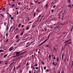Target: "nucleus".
<instances>
[{
	"mask_svg": "<svg viewBox=\"0 0 73 73\" xmlns=\"http://www.w3.org/2000/svg\"><path fill=\"white\" fill-rule=\"evenodd\" d=\"M20 53V52L19 51L16 52L15 53H16V56H20L21 54H23V53Z\"/></svg>",
	"mask_w": 73,
	"mask_h": 73,
	"instance_id": "1",
	"label": "nucleus"
},
{
	"mask_svg": "<svg viewBox=\"0 0 73 73\" xmlns=\"http://www.w3.org/2000/svg\"><path fill=\"white\" fill-rule=\"evenodd\" d=\"M41 15H42V14L40 15H39L37 18V21H39V19L41 18Z\"/></svg>",
	"mask_w": 73,
	"mask_h": 73,
	"instance_id": "2",
	"label": "nucleus"
},
{
	"mask_svg": "<svg viewBox=\"0 0 73 73\" xmlns=\"http://www.w3.org/2000/svg\"><path fill=\"white\" fill-rule=\"evenodd\" d=\"M13 49V46H12V47H11L9 49V50L10 52H11Z\"/></svg>",
	"mask_w": 73,
	"mask_h": 73,
	"instance_id": "3",
	"label": "nucleus"
},
{
	"mask_svg": "<svg viewBox=\"0 0 73 73\" xmlns=\"http://www.w3.org/2000/svg\"><path fill=\"white\" fill-rule=\"evenodd\" d=\"M8 25H7L6 26V31H8V28H9V26L8 27Z\"/></svg>",
	"mask_w": 73,
	"mask_h": 73,
	"instance_id": "4",
	"label": "nucleus"
},
{
	"mask_svg": "<svg viewBox=\"0 0 73 73\" xmlns=\"http://www.w3.org/2000/svg\"><path fill=\"white\" fill-rule=\"evenodd\" d=\"M64 54L63 53L62 54V60H64Z\"/></svg>",
	"mask_w": 73,
	"mask_h": 73,
	"instance_id": "5",
	"label": "nucleus"
},
{
	"mask_svg": "<svg viewBox=\"0 0 73 73\" xmlns=\"http://www.w3.org/2000/svg\"><path fill=\"white\" fill-rule=\"evenodd\" d=\"M23 34H24V33L23 32V31H22L21 33L20 34V36H23Z\"/></svg>",
	"mask_w": 73,
	"mask_h": 73,
	"instance_id": "6",
	"label": "nucleus"
},
{
	"mask_svg": "<svg viewBox=\"0 0 73 73\" xmlns=\"http://www.w3.org/2000/svg\"><path fill=\"white\" fill-rule=\"evenodd\" d=\"M35 26H36V25H33L32 26V28H35Z\"/></svg>",
	"mask_w": 73,
	"mask_h": 73,
	"instance_id": "7",
	"label": "nucleus"
},
{
	"mask_svg": "<svg viewBox=\"0 0 73 73\" xmlns=\"http://www.w3.org/2000/svg\"><path fill=\"white\" fill-rule=\"evenodd\" d=\"M56 61H59V58H58V57H57L56 58Z\"/></svg>",
	"mask_w": 73,
	"mask_h": 73,
	"instance_id": "8",
	"label": "nucleus"
},
{
	"mask_svg": "<svg viewBox=\"0 0 73 73\" xmlns=\"http://www.w3.org/2000/svg\"><path fill=\"white\" fill-rule=\"evenodd\" d=\"M36 16V13L35 12L34 13V15L33 16V18H34V17H35Z\"/></svg>",
	"mask_w": 73,
	"mask_h": 73,
	"instance_id": "9",
	"label": "nucleus"
},
{
	"mask_svg": "<svg viewBox=\"0 0 73 73\" xmlns=\"http://www.w3.org/2000/svg\"><path fill=\"white\" fill-rule=\"evenodd\" d=\"M48 39H47L46 40H45L43 42H42V43H44V42H46V41H47V40H48Z\"/></svg>",
	"mask_w": 73,
	"mask_h": 73,
	"instance_id": "10",
	"label": "nucleus"
},
{
	"mask_svg": "<svg viewBox=\"0 0 73 73\" xmlns=\"http://www.w3.org/2000/svg\"><path fill=\"white\" fill-rule=\"evenodd\" d=\"M29 29V28L28 27H27L26 28V30H28Z\"/></svg>",
	"mask_w": 73,
	"mask_h": 73,
	"instance_id": "11",
	"label": "nucleus"
},
{
	"mask_svg": "<svg viewBox=\"0 0 73 73\" xmlns=\"http://www.w3.org/2000/svg\"><path fill=\"white\" fill-rule=\"evenodd\" d=\"M7 56L8 55L6 54L3 57H4V58H5V57H7Z\"/></svg>",
	"mask_w": 73,
	"mask_h": 73,
	"instance_id": "12",
	"label": "nucleus"
},
{
	"mask_svg": "<svg viewBox=\"0 0 73 73\" xmlns=\"http://www.w3.org/2000/svg\"><path fill=\"white\" fill-rule=\"evenodd\" d=\"M15 6V4H14L11 5V7H14Z\"/></svg>",
	"mask_w": 73,
	"mask_h": 73,
	"instance_id": "13",
	"label": "nucleus"
},
{
	"mask_svg": "<svg viewBox=\"0 0 73 73\" xmlns=\"http://www.w3.org/2000/svg\"><path fill=\"white\" fill-rule=\"evenodd\" d=\"M48 4H46L45 5V7H46V8H48Z\"/></svg>",
	"mask_w": 73,
	"mask_h": 73,
	"instance_id": "14",
	"label": "nucleus"
},
{
	"mask_svg": "<svg viewBox=\"0 0 73 73\" xmlns=\"http://www.w3.org/2000/svg\"><path fill=\"white\" fill-rule=\"evenodd\" d=\"M18 27H19V28L21 27V23H20L18 26Z\"/></svg>",
	"mask_w": 73,
	"mask_h": 73,
	"instance_id": "15",
	"label": "nucleus"
},
{
	"mask_svg": "<svg viewBox=\"0 0 73 73\" xmlns=\"http://www.w3.org/2000/svg\"><path fill=\"white\" fill-rule=\"evenodd\" d=\"M50 37V34L48 36V37L47 38V39H48H48H49V37Z\"/></svg>",
	"mask_w": 73,
	"mask_h": 73,
	"instance_id": "16",
	"label": "nucleus"
},
{
	"mask_svg": "<svg viewBox=\"0 0 73 73\" xmlns=\"http://www.w3.org/2000/svg\"><path fill=\"white\" fill-rule=\"evenodd\" d=\"M7 64H8V62H7L5 64V65H7Z\"/></svg>",
	"mask_w": 73,
	"mask_h": 73,
	"instance_id": "17",
	"label": "nucleus"
},
{
	"mask_svg": "<svg viewBox=\"0 0 73 73\" xmlns=\"http://www.w3.org/2000/svg\"><path fill=\"white\" fill-rule=\"evenodd\" d=\"M3 62V61H0V65H1V64H2V62Z\"/></svg>",
	"mask_w": 73,
	"mask_h": 73,
	"instance_id": "18",
	"label": "nucleus"
},
{
	"mask_svg": "<svg viewBox=\"0 0 73 73\" xmlns=\"http://www.w3.org/2000/svg\"><path fill=\"white\" fill-rule=\"evenodd\" d=\"M18 35H16L15 36V38H18Z\"/></svg>",
	"mask_w": 73,
	"mask_h": 73,
	"instance_id": "19",
	"label": "nucleus"
},
{
	"mask_svg": "<svg viewBox=\"0 0 73 73\" xmlns=\"http://www.w3.org/2000/svg\"><path fill=\"white\" fill-rule=\"evenodd\" d=\"M1 52H3V50H0V53H1Z\"/></svg>",
	"mask_w": 73,
	"mask_h": 73,
	"instance_id": "20",
	"label": "nucleus"
},
{
	"mask_svg": "<svg viewBox=\"0 0 73 73\" xmlns=\"http://www.w3.org/2000/svg\"><path fill=\"white\" fill-rule=\"evenodd\" d=\"M64 62H66V58H65L64 59Z\"/></svg>",
	"mask_w": 73,
	"mask_h": 73,
	"instance_id": "21",
	"label": "nucleus"
},
{
	"mask_svg": "<svg viewBox=\"0 0 73 73\" xmlns=\"http://www.w3.org/2000/svg\"><path fill=\"white\" fill-rule=\"evenodd\" d=\"M49 70H46V72H49Z\"/></svg>",
	"mask_w": 73,
	"mask_h": 73,
	"instance_id": "22",
	"label": "nucleus"
},
{
	"mask_svg": "<svg viewBox=\"0 0 73 73\" xmlns=\"http://www.w3.org/2000/svg\"><path fill=\"white\" fill-rule=\"evenodd\" d=\"M73 27H72L71 29V30H70V31H71V32H72V30H73Z\"/></svg>",
	"mask_w": 73,
	"mask_h": 73,
	"instance_id": "23",
	"label": "nucleus"
},
{
	"mask_svg": "<svg viewBox=\"0 0 73 73\" xmlns=\"http://www.w3.org/2000/svg\"><path fill=\"white\" fill-rule=\"evenodd\" d=\"M39 10H38V9H36V12H39Z\"/></svg>",
	"mask_w": 73,
	"mask_h": 73,
	"instance_id": "24",
	"label": "nucleus"
},
{
	"mask_svg": "<svg viewBox=\"0 0 73 73\" xmlns=\"http://www.w3.org/2000/svg\"><path fill=\"white\" fill-rule=\"evenodd\" d=\"M11 20H13V19H14V17H11Z\"/></svg>",
	"mask_w": 73,
	"mask_h": 73,
	"instance_id": "25",
	"label": "nucleus"
},
{
	"mask_svg": "<svg viewBox=\"0 0 73 73\" xmlns=\"http://www.w3.org/2000/svg\"><path fill=\"white\" fill-rule=\"evenodd\" d=\"M71 5V4H70V5H68V7H70V8Z\"/></svg>",
	"mask_w": 73,
	"mask_h": 73,
	"instance_id": "26",
	"label": "nucleus"
},
{
	"mask_svg": "<svg viewBox=\"0 0 73 73\" xmlns=\"http://www.w3.org/2000/svg\"><path fill=\"white\" fill-rule=\"evenodd\" d=\"M64 73V70H62L61 71V73Z\"/></svg>",
	"mask_w": 73,
	"mask_h": 73,
	"instance_id": "27",
	"label": "nucleus"
},
{
	"mask_svg": "<svg viewBox=\"0 0 73 73\" xmlns=\"http://www.w3.org/2000/svg\"><path fill=\"white\" fill-rule=\"evenodd\" d=\"M46 66H45L44 67V70H45V69H46Z\"/></svg>",
	"mask_w": 73,
	"mask_h": 73,
	"instance_id": "28",
	"label": "nucleus"
},
{
	"mask_svg": "<svg viewBox=\"0 0 73 73\" xmlns=\"http://www.w3.org/2000/svg\"><path fill=\"white\" fill-rule=\"evenodd\" d=\"M17 15H19V12L17 10Z\"/></svg>",
	"mask_w": 73,
	"mask_h": 73,
	"instance_id": "29",
	"label": "nucleus"
},
{
	"mask_svg": "<svg viewBox=\"0 0 73 73\" xmlns=\"http://www.w3.org/2000/svg\"><path fill=\"white\" fill-rule=\"evenodd\" d=\"M37 65H38V64H36L35 65V66H37Z\"/></svg>",
	"mask_w": 73,
	"mask_h": 73,
	"instance_id": "30",
	"label": "nucleus"
},
{
	"mask_svg": "<svg viewBox=\"0 0 73 73\" xmlns=\"http://www.w3.org/2000/svg\"><path fill=\"white\" fill-rule=\"evenodd\" d=\"M38 1L37 0V1H35V3H37V2H38Z\"/></svg>",
	"mask_w": 73,
	"mask_h": 73,
	"instance_id": "31",
	"label": "nucleus"
},
{
	"mask_svg": "<svg viewBox=\"0 0 73 73\" xmlns=\"http://www.w3.org/2000/svg\"><path fill=\"white\" fill-rule=\"evenodd\" d=\"M6 36H8V33H6Z\"/></svg>",
	"mask_w": 73,
	"mask_h": 73,
	"instance_id": "32",
	"label": "nucleus"
},
{
	"mask_svg": "<svg viewBox=\"0 0 73 73\" xmlns=\"http://www.w3.org/2000/svg\"><path fill=\"white\" fill-rule=\"evenodd\" d=\"M41 3V2H39L37 3V4H40Z\"/></svg>",
	"mask_w": 73,
	"mask_h": 73,
	"instance_id": "33",
	"label": "nucleus"
},
{
	"mask_svg": "<svg viewBox=\"0 0 73 73\" xmlns=\"http://www.w3.org/2000/svg\"><path fill=\"white\" fill-rule=\"evenodd\" d=\"M56 5H54L53 7V8H54L56 7Z\"/></svg>",
	"mask_w": 73,
	"mask_h": 73,
	"instance_id": "34",
	"label": "nucleus"
},
{
	"mask_svg": "<svg viewBox=\"0 0 73 73\" xmlns=\"http://www.w3.org/2000/svg\"><path fill=\"white\" fill-rule=\"evenodd\" d=\"M51 12H54V10H53V9L51 10Z\"/></svg>",
	"mask_w": 73,
	"mask_h": 73,
	"instance_id": "35",
	"label": "nucleus"
},
{
	"mask_svg": "<svg viewBox=\"0 0 73 73\" xmlns=\"http://www.w3.org/2000/svg\"><path fill=\"white\" fill-rule=\"evenodd\" d=\"M1 16H2V17H3V16H4V14H1Z\"/></svg>",
	"mask_w": 73,
	"mask_h": 73,
	"instance_id": "36",
	"label": "nucleus"
},
{
	"mask_svg": "<svg viewBox=\"0 0 73 73\" xmlns=\"http://www.w3.org/2000/svg\"><path fill=\"white\" fill-rule=\"evenodd\" d=\"M5 8H4L2 10V11H5Z\"/></svg>",
	"mask_w": 73,
	"mask_h": 73,
	"instance_id": "37",
	"label": "nucleus"
},
{
	"mask_svg": "<svg viewBox=\"0 0 73 73\" xmlns=\"http://www.w3.org/2000/svg\"><path fill=\"white\" fill-rule=\"evenodd\" d=\"M19 41H20V39H19L17 40V41L16 42L17 43L18 42H19Z\"/></svg>",
	"mask_w": 73,
	"mask_h": 73,
	"instance_id": "38",
	"label": "nucleus"
},
{
	"mask_svg": "<svg viewBox=\"0 0 73 73\" xmlns=\"http://www.w3.org/2000/svg\"><path fill=\"white\" fill-rule=\"evenodd\" d=\"M15 66H14V68L13 69V70H15Z\"/></svg>",
	"mask_w": 73,
	"mask_h": 73,
	"instance_id": "39",
	"label": "nucleus"
},
{
	"mask_svg": "<svg viewBox=\"0 0 73 73\" xmlns=\"http://www.w3.org/2000/svg\"><path fill=\"white\" fill-rule=\"evenodd\" d=\"M35 69H36V70H37V69H38V67H36L35 68Z\"/></svg>",
	"mask_w": 73,
	"mask_h": 73,
	"instance_id": "40",
	"label": "nucleus"
},
{
	"mask_svg": "<svg viewBox=\"0 0 73 73\" xmlns=\"http://www.w3.org/2000/svg\"><path fill=\"white\" fill-rule=\"evenodd\" d=\"M17 30H18V28H16V29H15V31H17Z\"/></svg>",
	"mask_w": 73,
	"mask_h": 73,
	"instance_id": "41",
	"label": "nucleus"
},
{
	"mask_svg": "<svg viewBox=\"0 0 73 73\" xmlns=\"http://www.w3.org/2000/svg\"><path fill=\"white\" fill-rule=\"evenodd\" d=\"M19 67H20V65L19 66H18V67H17V69L18 68H19Z\"/></svg>",
	"mask_w": 73,
	"mask_h": 73,
	"instance_id": "42",
	"label": "nucleus"
},
{
	"mask_svg": "<svg viewBox=\"0 0 73 73\" xmlns=\"http://www.w3.org/2000/svg\"><path fill=\"white\" fill-rule=\"evenodd\" d=\"M12 65V64L11 63L9 65V67H11V65Z\"/></svg>",
	"mask_w": 73,
	"mask_h": 73,
	"instance_id": "43",
	"label": "nucleus"
},
{
	"mask_svg": "<svg viewBox=\"0 0 73 73\" xmlns=\"http://www.w3.org/2000/svg\"><path fill=\"white\" fill-rule=\"evenodd\" d=\"M31 23H32V22L30 21L29 22L28 24H31Z\"/></svg>",
	"mask_w": 73,
	"mask_h": 73,
	"instance_id": "44",
	"label": "nucleus"
},
{
	"mask_svg": "<svg viewBox=\"0 0 73 73\" xmlns=\"http://www.w3.org/2000/svg\"><path fill=\"white\" fill-rule=\"evenodd\" d=\"M58 28V26H56V27H55L54 28Z\"/></svg>",
	"mask_w": 73,
	"mask_h": 73,
	"instance_id": "45",
	"label": "nucleus"
},
{
	"mask_svg": "<svg viewBox=\"0 0 73 73\" xmlns=\"http://www.w3.org/2000/svg\"><path fill=\"white\" fill-rule=\"evenodd\" d=\"M43 17H44V16H42L41 17V19H42V18H43Z\"/></svg>",
	"mask_w": 73,
	"mask_h": 73,
	"instance_id": "46",
	"label": "nucleus"
},
{
	"mask_svg": "<svg viewBox=\"0 0 73 73\" xmlns=\"http://www.w3.org/2000/svg\"><path fill=\"white\" fill-rule=\"evenodd\" d=\"M51 56V55H49V56H48L49 58H50Z\"/></svg>",
	"mask_w": 73,
	"mask_h": 73,
	"instance_id": "47",
	"label": "nucleus"
},
{
	"mask_svg": "<svg viewBox=\"0 0 73 73\" xmlns=\"http://www.w3.org/2000/svg\"><path fill=\"white\" fill-rule=\"evenodd\" d=\"M43 43H40V44H39V46H40V45H42V44Z\"/></svg>",
	"mask_w": 73,
	"mask_h": 73,
	"instance_id": "48",
	"label": "nucleus"
},
{
	"mask_svg": "<svg viewBox=\"0 0 73 73\" xmlns=\"http://www.w3.org/2000/svg\"><path fill=\"white\" fill-rule=\"evenodd\" d=\"M70 39H69L68 40H67V42H69V40H70Z\"/></svg>",
	"mask_w": 73,
	"mask_h": 73,
	"instance_id": "49",
	"label": "nucleus"
},
{
	"mask_svg": "<svg viewBox=\"0 0 73 73\" xmlns=\"http://www.w3.org/2000/svg\"><path fill=\"white\" fill-rule=\"evenodd\" d=\"M38 53L39 54H40V51H38Z\"/></svg>",
	"mask_w": 73,
	"mask_h": 73,
	"instance_id": "50",
	"label": "nucleus"
},
{
	"mask_svg": "<svg viewBox=\"0 0 73 73\" xmlns=\"http://www.w3.org/2000/svg\"><path fill=\"white\" fill-rule=\"evenodd\" d=\"M9 16L10 17H12V15H11L10 14H9Z\"/></svg>",
	"mask_w": 73,
	"mask_h": 73,
	"instance_id": "51",
	"label": "nucleus"
},
{
	"mask_svg": "<svg viewBox=\"0 0 73 73\" xmlns=\"http://www.w3.org/2000/svg\"><path fill=\"white\" fill-rule=\"evenodd\" d=\"M29 73H32V72L31 71H29Z\"/></svg>",
	"mask_w": 73,
	"mask_h": 73,
	"instance_id": "52",
	"label": "nucleus"
},
{
	"mask_svg": "<svg viewBox=\"0 0 73 73\" xmlns=\"http://www.w3.org/2000/svg\"><path fill=\"white\" fill-rule=\"evenodd\" d=\"M52 65H53V64H54V62H53V63H52Z\"/></svg>",
	"mask_w": 73,
	"mask_h": 73,
	"instance_id": "53",
	"label": "nucleus"
},
{
	"mask_svg": "<svg viewBox=\"0 0 73 73\" xmlns=\"http://www.w3.org/2000/svg\"><path fill=\"white\" fill-rule=\"evenodd\" d=\"M69 3H70V0H68Z\"/></svg>",
	"mask_w": 73,
	"mask_h": 73,
	"instance_id": "54",
	"label": "nucleus"
},
{
	"mask_svg": "<svg viewBox=\"0 0 73 73\" xmlns=\"http://www.w3.org/2000/svg\"><path fill=\"white\" fill-rule=\"evenodd\" d=\"M33 65H32L31 66V68H33Z\"/></svg>",
	"mask_w": 73,
	"mask_h": 73,
	"instance_id": "55",
	"label": "nucleus"
},
{
	"mask_svg": "<svg viewBox=\"0 0 73 73\" xmlns=\"http://www.w3.org/2000/svg\"><path fill=\"white\" fill-rule=\"evenodd\" d=\"M8 41V39H7L6 40V42H7V41Z\"/></svg>",
	"mask_w": 73,
	"mask_h": 73,
	"instance_id": "56",
	"label": "nucleus"
},
{
	"mask_svg": "<svg viewBox=\"0 0 73 73\" xmlns=\"http://www.w3.org/2000/svg\"><path fill=\"white\" fill-rule=\"evenodd\" d=\"M24 27V25H22V27Z\"/></svg>",
	"mask_w": 73,
	"mask_h": 73,
	"instance_id": "57",
	"label": "nucleus"
},
{
	"mask_svg": "<svg viewBox=\"0 0 73 73\" xmlns=\"http://www.w3.org/2000/svg\"><path fill=\"white\" fill-rule=\"evenodd\" d=\"M30 45V44L29 45L27 46H26V48H27V47L28 46H29V45Z\"/></svg>",
	"mask_w": 73,
	"mask_h": 73,
	"instance_id": "58",
	"label": "nucleus"
},
{
	"mask_svg": "<svg viewBox=\"0 0 73 73\" xmlns=\"http://www.w3.org/2000/svg\"><path fill=\"white\" fill-rule=\"evenodd\" d=\"M14 45H15V46H16L17 45V44H16V43L14 44Z\"/></svg>",
	"mask_w": 73,
	"mask_h": 73,
	"instance_id": "59",
	"label": "nucleus"
},
{
	"mask_svg": "<svg viewBox=\"0 0 73 73\" xmlns=\"http://www.w3.org/2000/svg\"><path fill=\"white\" fill-rule=\"evenodd\" d=\"M53 58L54 59V60H56V58H55V57H54Z\"/></svg>",
	"mask_w": 73,
	"mask_h": 73,
	"instance_id": "60",
	"label": "nucleus"
},
{
	"mask_svg": "<svg viewBox=\"0 0 73 73\" xmlns=\"http://www.w3.org/2000/svg\"><path fill=\"white\" fill-rule=\"evenodd\" d=\"M56 65H57V64H54V66H56Z\"/></svg>",
	"mask_w": 73,
	"mask_h": 73,
	"instance_id": "61",
	"label": "nucleus"
},
{
	"mask_svg": "<svg viewBox=\"0 0 73 73\" xmlns=\"http://www.w3.org/2000/svg\"><path fill=\"white\" fill-rule=\"evenodd\" d=\"M8 4L9 5H12V4H10V3H9Z\"/></svg>",
	"mask_w": 73,
	"mask_h": 73,
	"instance_id": "62",
	"label": "nucleus"
},
{
	"mask_svg": "<svg viewBox=\"0 0 73 73\" xmlns=\"http://www.w3.org/2000/svg\"><path fill=\"white\" fill-rule=\"evenodd\" d=\"M4 25H5V26H6V25L5 24V23H4Z\"/></svg>",
	"mask_w": 73,
	"mask_h": 73,
	"instance_id": "63",
	"label": "nucleus"
},
{
	"mask_svg": "<svg viewBox=\"0 0 73 73\" xmlns=\"http://www.w3.org/2000/svg\"><path fill=\"white\" fill-rule=\"evenodd\" d=\"M66 42H67V41H65V42H64V43H66Z\"/></svg>",
	"mask_w": 73,
	"mask_h": 73,
	"instance_id": "64",
	"label": "nucleus"
}]
</instances>
